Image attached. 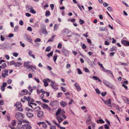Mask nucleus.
Returning <instances> with one entry per match:
<instances>
[{
  "mask_svg": "<svg viewBox=\"0 0 129 129\" xmlns=\"http://www.w3.org/2000/svg\"><path fill=\"white\" fill-rule=\"evenodd\" d=\"M53 52L52 51L50 52L48 54H47V56L48 57H50L51 56H52L53 55Z\"/></svg>",
  "mask_w": 129,
  "mask_h": 129,
  "instance_id": "c9c22d12",
  "label": "nucleus"
},
{
  "mask_svg": "<svg viewBox=\"0 0 129 129\" xmlns=\"http://www.w3.org/2000/svg\"><path fill=\"white\" fill-rule=\"evenodd\" d=\"M32 52L30 50H29L28 52V54L31 57H33L34 59H35V56L34 55L32 54Z\"/></svg>",
  "mask_w": 129,
  "mask_h": 129,
  "instance_id": "4be33fe9",
  "label": "nucleus"
},
{
  "mask_svg": "<svg viewBox=\"0 0 129 129\" xmlns=\"http://www.w3.org/2000/svg\"><path fill=\"white\" fill-rule=\"evenodd\" d=\"M74 86H75L77 88V89L78 90H80L81 89V88L80 87V86L78 85H77L76 84V83H75L74 84Z\"/></svg>",
  "mask_w": 129,
  "mask_h": 129,
  "instance_id": "b1692460",
  "label": "nucleus"
},
{
  "mask_svg": "<svg viewBox=\"0 0 129 129\" xmlns=\"http://www.w3.org/2000/svg\"><path fill=\"white\" fill-rule=\"evenodd\" d=\"M15 105L16 106L19 110L22 111L23 110V109L21 108L22 105L21 104L20 102L17 103L15 105Z\"/></svg>",
  "mask_w": 129,
  "mask_h": 129,
  "instance_id": "20e7f679",
  "label": "nucleus"
},
{
  "mask_svg": "<svg viewBox=\"0 0 129 129\" xmlns=\"http://www.w3.org/2000/svg\"><path fill=\"white\" fill-rule=\"evenodd\" d=\"M19 29V27L18 26H16L14 28V31H17Z\"/></svg>",
  "mask_w": 129,
  "mask_h": 129,
  "instance_id": "49530a36",
  "label": "nucleus"
},
{
  "mask_svg": "<svg viewBox=\"0 0 129 129\" xmlns=\"http://www.w3.org/2000/svg\"><path fill=\"white\" fill-rule=\"evenodd\" d=\"M102 100L106 105H107L109 107L111 108H112V106L111 104V99H109L108 100H105L103 99Z\"/></svg>",
  "mask_w": 129,
  "mask_h": 129,
  "instance_id": "f03ea898",
  "label": "nucleus"
},
{
  "mask_svg": "<svg viewBox=\"0 0 129 129\" xmlns=\"http://www.w3.org/2000/svg\"><path fill=\"white\" fill-rule=\"evenodd\" d=\"M51 49V47L50 46H49L47 47L46 48L45 51L46 52H49L50 50Z\"/></svg>",
  "mask_w": 129,
  "mask_h": 129,
  "instance_id": "f704fd0d",
  "label": "nucleus"
},
{
  "mask_svg": "<svg viewBox=\"0 0 129 129\" xmlns=\"http://www.w3.org/2000/svg\"><path fill=\"white\" fill-rule=\"evenodd\" d=\"M43 80L45 86L46 87L48 85V84L47 82H46V81H45V79H43Z\"/></svg>",
  "mask_w": 129,
  "mask_h": 129,
  "instance_id": "c756f323",
  "label": "nucleus"
},
{
  "mask_svg": "<svg viewBox=\"0 0 129 129\" xmlns=\"http://www.w3.org/2000/svg\"><path fill=\"white\" fill-rule=\"evenodd\" d=\"M126 103L128 104H129V99L128 98L126 97L125 98V100Z\"/></svg>",
  "mask_w": 129,
  "mask_h": 129,
  "instance_id": "e433bc0d",
  "label": "nucleus"
},
{
  "mask_svg": "<svg viewBox=\"0 0 129 129\" xmlns=\"http://www.w3.org/2000/svg\"><path fill=\"white\" fill-rule=\"evenodd\" d=\"M107 9L110 11H113V9L110 7H108Z\"/></svg>",
  "mask_w": 129,
  "mask_h": 129,
  "instance_id": "a18cd8bd",
  "label": "nucleus"
},
{
  "mask_svg": "<svg viewBox=\"0 0 129 129\" xmlns=\"http://www.w3.org/2000/svg\"><path fill=\"white\" fill-rule=\"evenodd\" d=\"M121 42L125 46H129V41L126 40H122Z\"/></svg>",
  "mask_w": 129,
  "mask_h": 129,
  "instance_id": "9d476101",
  "label": "nucleus"
},
{
  "mask_svg": "<svg viewBox=\"0 0 129 129\" xmlns=\"http://www.w3.org/2000/svg\"><path fill=\"white\" fill-rule=\"evenodd\" d=\"M42 100L43 102L46 103H48L49 102V101L48 100H46L43 98H42Z\"/></svg>",
  "mask_w": 129,
  "mask_h": 129,
  "instance_id": "8fccbe9b",
  "label": "nucleus"
},
{
  "mask_svg": "<svg viewBox=\"0 0 129 129\" xmlns=\"http://www.w3.org/2000/svg\"><path fill=\"white\" fill-rule=\"evenodd\" d=\"M42 31L43 33L45 34H47L48 33L45 28H42Z\"/></svg>",
  "mask_w": 129,
  "mask_h": 129,
  "instance_id": "393cba45",
  "label": "nucleus"
},
{
  "mask_svg": "<svg viewBox=\"0 0 129 129\" xmlns=\"http://www.w3.org/2000/svg\"><path fill=\"white\" fill-rule=\"evenodd\" d=\"M104 122V121L102 119H100L97 121V122L98 123H103Z\"/></svg>",
  "mask_w": 129,
  "mask_h": 129,
  "instance_id": "bb28decb",
  "label": "nucleus"
},
{
  "mask_svg": "<svg viewBox=\"0 0 129 129\" xmlns=\"http://www.w3.org/2000/svg\"><path fill=\"white\" fill-rule=\"evenodd\" d=\"M24 67H26L27 69L30 68L32 69V68H34L35 69H36V67L34 65L32 66L29 64H24Z\"/></svg>",
  "mask_w": 129,
  "mask_h": 129,
  "instance_id": "39448f33",
  "label": "nucleus"
},
{
  "mask_svg": "<svg viewBox=\"0 0 129 129\" xmlns=\"http://www.w3.org/2000/svg\"><path fill=\"white\" fill-rule=\"evenodd\" d=\"M27 116L31 118L33 117L34 115L33 113H31L29 111L26 113Z\"/></svg>",
  "mask_w": 129,
  "mask_h": 129,
  "instance_id": "4468645a",
  "label": "nucleus"
},
{
  "mask_svg": "<svg viewBox=\"0 0 129 129\" xmlns=\"http://www.w3.org/2000/svg\"><path fill=\"white\" fill-rule=\"evenodd\" d=\"M105 128L106 129H109V126L107 124H106L105 125Z\"/></svg>",
  "mask_w": 129,
  "mask_h": 129,
  "instance_id": "69168bd1",
  "label": "nucleus"
},
{
  "mask_svg": "<svg viewBox=\"0 0 129 129\" xmlns=\"http://www.w3.org/2000/svg\"><path fill=\"white\" fill-rule=\"evenodd\" d=\"M41 109L40 107L39 106L35 108L34 109V111L36 112H38L40 111V110Z\"/></svg>",
  "mask_w": 129,
  "mask_h": 129,
  "instance_id": "f3484780",
  "label": "nucleus"
},
{
  "mask_svg": "<svg viewBox=\"0 0 129 129\" xmlns=\"http://www.w3.org/2000/svg\"><path fill=\"white\" fill-rule=\"evenodd\" d=\"M61 52L65 56H68L69 53L67 50L63 49L62 50Z\"/></svg>",
  "mask_w": 129,
  "mask_h": 129,
  "instance_id": "1a4fd4ad",
  "label": "nucleus"
},
{
  "mask_svg": "<svg viewBox=\"0 0 129 129\" xmlns=\"http://www.w3.org/2000/svg\"><path fill=\"white\" fill-rule=\"evenodd\" d=\"M71 67V65L70 64H68L66 66V68L67 69Z\"/></svg>",
  "mask_w": 129,
  "mask_h": 129,
  "instance_id": "e2e57ef3",
  "label": "nucleus"
},
{
  "mask_svg": "<svg viewBox=\"0 0 129 129\" xmlns=\"http://www.w3.org/2000/svg\"><path fill=\"white\" fill-rule=\"evenodd\" d=\"M7 84L6 82L3 83V85L2 86L5 87L7 85Z\"/></svg>",
  "mask_w": 129,
  "mask_h": 129,
  "instance_id": "0e129e2a",
  "label": "nucleus"
},
{
  "mask_svg": "<svg viewBox=\"0 0 129 129\" xmlns=\"http://www.w3.org/2000/svg\"><path fill=\"white\" fill-rule=\"evenodd\" d=\"M56 118L58 120L59 123L63 120L62 118L60 117H56Z\"/></svg>",
  "mask_w": 129,
  "mask_h": 129,
  "instance_id": "a211bd4d",
  "label": "nucleus"
},
{
  "mask_svg": "<svg viewBox=\"0 0 129 129\" xmlns=\"http://www.w3.org/2000/svg\"><path fill=\"white\" fill-rule=\"evenodd\" d=\"M38 124L39 125L42 124L43 126V127L44 128H45L47 126V125L46 124L45 122H40L39 123H38Z\"/></svg>",
  "mask_w": 129,
  "mask_h": 129,
  "instance_id": "ddd939ff",
  "label": "nucleus"
},
{
  "mask_svg": "<svg viewBox=\"0 0 129 129\" xmlns=\"http://www.w3.org/2000/svg\"><path fill=\"white\" fill-rule=\"evenodd\" d=\"M22 122L23 123H29V122L28 121L26 120H22Z\"/></svg>",
  "mask_w": 129,
  "mask_h": 129,
  "instance_id": "3c124183",
  "label": "nucleus"
},
{
  "mask_svg": "<svg viewBox=\"0 0 129 129\" xmlns=\"http://www.w3.org/2000/svg\"><path fill=\"white\" fill-rule=\"evenodd\" d=\"M27 30L30 31H31L32 30V29L30 27H29L27 28Z\"/></svg>",
  "mask_w": 129,
  "mask_h": 129,
  "instance_id": "13d9d810",
  "label": "nucleus"
},
{
  "mask_svg": "<svg viewBox=\"0 0 129 129\" xmlns=\"http://www.w3.org/2000/svg\"><path fill=\"white\" fill-rule=\"evenodd\" d=\"M107 30V29L105 27H101L99 28V30L100 31H106Z\"/></svg>",
  "mask_w": 129,
  "mask_h": 129,
  "instance_id": "a878e982",
  "label": "nucleus"
},
{
  "mask_svg": "<svg viewBox=\"0 0 129 129\" xmlns=\"http://www.w3.org/2000/svg\"><path fill=\"white\" fill-rule=\"evenodd\" d=\"M95 90L96 91V92L98 94H99L100 93V92L99 91V90L98 89H96Z\"/></svg>",
  "mask_w": 129,
  "mask_h": 129,
  "instance_id": "864d4df0",
  "label": "nucleus"
},
{
  "mask_svg": "<svg viewBox=\"0 0 129 129\" xmlns=\"http://www.w3.org/2000/svg\"><path fill=\"white\" fill-rule=\"evenodd\" d=\"M42 107L44 109H47L49 111H51V109L50 107L46 104H43V105Z\"/></svg>",
  "mask_w": 129,
  "mask_h": 129,
  "instance_id": "f8f14e48",
  "label": "nucleus"
},
{
  "mask_svg": "<svg viewBox=\"0 0 129 129\" xmlns=\"http://www.w3.org/2000/svg\"><path fill=\"white\" fill-rule=\"evenodd\" d=\"M54 37V36H52L50 39H49L48 40V42H49L50 41H53Z\"/></svg>",
  "mask_w": 129,
  "mask_h": 129,
  "instance_id": "72a5a7b5",
  "label": "nucleus"
},
{
  "mask_svg": "<svg viewBox=\"0 0 129 129\" xmlns=\"http://www.w3.org/2000/svg\"><path fill=\"white\" fill-rule=\"evenodd\" d=\"M22 64L21 62H17L15 63V66L16 67H19L21 66Z\"/></svg>",
  "mask_w": 129,
  "mask_h": 129,
  "instance_id": "aec40b11",
  "label": "nucleus"
},
{
  "mask_svg": "<svg viewBox=\"0 0 129 129\" xmlns=\"http://www.w3.org/2000/svg\"><path fill=\"white\" fill-rule=\"evenodd\" d=\"M27 41L30 42H32V39L30 37H27Z\"/></svg>",
  "mask_w": 129,
  "mask_h": 129,
  "instance_id": "37998d69",
  "label": "nucleus"
},
{
  "mask_svg": "<svg viewBox=\"0 0 129 129\" xmlns=\"http://www.w3.org/2000/svg\"><path fill=\"white\" fill-rule=\"evenodd\" d=\"M57 58V56L56 55H54L53 57V60L55 62Z\"/></svg>",
  "mask_w": 129,
  "mask_h": 129,
  "instance_id": "79ce46f5",
  "label": "nucleus"
},
{
  "mask_svg": "<svg viewBox=\"0 0 129 129\" xmlns=\"http://www.w3.org/2000/svg\"><path fill=\"white\" fill-rule=\"evenodd\" d=\"M15 63L16 62L14 60L10 62V65H14V66H15Z\"/></svg>",
  "mask_w": 129,
  "mask_h": 129,
  "instance_id": "ea45409f",
  "label": "nucleus"
},
{
  "mask_svg": "<svg viewBox=\"0 0 129 129\" xmlns=\"http://www.w3.org/2000/svg\"><path fill=\"white\" fill-rule=\"evenodd\" d=\"M51 83H52L51 85L52 87L54 89L56 90L57 89L58 85L55 83V82L54 81H51Z\"/></svg>",
  "mask_w": 129,
  "mask_h": 129,
  "instance_id": "423d86ee",
  "label": "nucleus"
},
{
  "mask_svg": "<svg viewBox=\"0 0 129 129\" xmlns=\"http://www.w3.org/2000/svg\"><path fill=\"white\" fill-rule=\"evenodd\" d=\"M61 112V109H58L55 115L56 116H58V115L59 114H60Z\"/></svg>",
  "mask_w": 129,
  "mask_h": 129,
  "instance_id": "7c9ffc66",
  "label": "nucleus"
},
{
  "mask_svg": "<svg viewBox=\"0 0 129 129\" xmlns=\"http://www.w3.org/2000/svg\"><path fill=\"white\" fill-rule=\"evenodd\" d=\"M34 79L38 83H40V81L38 79L36 78H35Z\"/></svg>",
  "mask_w": 129,
  "mask_h": 129,
  "instance_id": "4d7b16f0",
  "label": "nucleus"
},
{
  "mask_svg": "<svg viewBox=\"0 0 129 129\" xmlns=\"http://www.w3.org/2000/svg\"><path fill=\"white\" fill-rule=\"evenodd\" d=\"M60 104L61 106L62 107H64L67 105V103L66 102L63 101H61L60 102Z\"/></svg>",
  "mask_w": 129,
  "mask_h": 129,
  "instance_id": "dca6fc26",
  "label": "nucleus"
},
{
  "mask_svg": "<svg viewBox=\"0 0 129 129\" xmlns=\"http://www.w3.org/2000/svg\"><path fill=\"white\" fill-rule=\"evenodd\" d=\"M37 116L40 118H42L44 116L43 112L42 111H39L37 113Z\"/></svg>",
  "mask_w": 129,
  "mask_h": 129,
  "instance_id": "6e6552de",
  "label": "nucleus"
},
{
  "mask_svg": "<svg viewBox=\"0 0 129 129\" xmlns=\"http://www.w3.org/2000/svg\"><path fill=\"white\" fill-rule=\"evenodd\" d=\"M79 22L81 24H83V23H84V20H82L81 19H79Z\"/></svg>",
  "mask_w": 129,
  "mask_h": 129,
  "instance_id": "09e8293b",
  "label": "nucleus"
},
{
  "mask_svg": "<svg viewBox=\"0 0 129 129\" xmlns=\"http://www.w3.org/2000/svg\"><path fill=\"white\" fill-rule=\"evenodd\" d=\"M57 102L56 101L51 102L50 103L51 106H55L56 105Z\"/></svg>",
  "mask_w": 129,
  "mask_h": 129,
  "instance_id": "6ab92c4d",
  "label": "nucleus"
},
{
  "mask_svg": "<svg viewBox=\"0 0 129 129\" xmlns=\"http://www.w3.org/2000/svg\"><path fill=\"white\" fill-rule=\"evenodd\" d=\"M8 70L5 69L2 71V76L3 78H5L6 76L8 75Z\"/></svg>",
  "mask_w": 129,
  "mask_h": 129,
  "instance_id": "7ed1b4c3",
  "label": "nucleus"
},
{
  "mask_svg": "<svg viewBox=\"0 0 129 129\" xmlns=\"http://www.w3.org/2000/svg\"><path fill=\"white\" fill-rule=\"evenodd\" d=\"M30 11L31 12L34 14H35L36 13V11L33 9L31 10Z\"/></svg>",
  "mask_w": 129,
  "mask_h": 129,
  "instance_id": "de8ad7c7",
  "label": "nucleus"
},
{
  "mask_svg": "<svg viewBox=\"0 0 129 129\" xmlns=\"http://www.w3.org/2000/svg\"><path fill=\"white\" fill-rule=\"evenodd\" d=\"M28 92V91L27 90H23L20 92V94L21 96L25 95Z\"/></svg>",
  "mask_w": 129,
  "mask_h": 129,
  "instance_id": "9b49d317",
  "label": "nucleus"
},
{
  "mask_svg": "<svg viewBox=\"0 0 129 129\" xmlns=\"http://www.w3.org/2000/svg\"><path fill=\"white\" fill-rule=\"evenodd\" d=\"M61 90L64 92H65L66 91V90L65 88L62 87H61Z\"/></svg>",
  "mask_w": 129,
  "mask_h": 129,
  "instance_id": "603ef678",
  "label": "nucleus"
},
{
  "mask_svg": "<svg viewBox=\"0 0 129 129\" xmlns=\"http://www.w3.org/2000/svg\"><path fill=\"white\" fill-rule=\"evenodd\" d=\"M16 121L15 120H13L11 122V124L13 126L16 125Z\"/></svg>",
  "mask_w": 129,
  "mask_h": 129,
  "instance_id": "4c0bfd02",
  "label": "nucleus"
},
{
  "mask_svg": "<svg viewBox=\"0 0 129 129\" xmlns=\"http://www.w3.org/2000/svg\"><path fill=\"white\" fill-rule=\"evenodd\" d=\"M50 6L51 8V9L52 10H53V9L54 5L53 4H51L50 5Z\"/></svg>",
  "mask_w": 129,
  "mask_h": 129,
  "instance_id": "052dcab7",
  "label": "nucleus"
},
{
  "mask_svg": "<svg viewBox=\"0 0 129 129\" xmlns=\"http://www.w3.org/2000/svg\"><path fill=\"white\" fill-rule=\"evenodd\" d=\"M91 116L90 115H89V120H87L86 121V123L88 124H90L91 122Z\"/></svg>",
  "mask_w": 129,
  "mask_h": 129,
  "instance_id": "5701e85b",
  "label": "nucleus"
},
{
  "mask_svg": "<svg viewBox=\"0 0 129 129\" xmlns=\"http://www.w3.org/2000/svg\"><path fill=\"white\" fill-rule=\"evenodd\" d=\"M77 70L78 71V74H82V72L79 69H77Z\"/></svg>",
  "mask_w": 129,
  "mask_h": 129,
  "instance_id": "58836bf2",
  "label": "nucleus"
},
{
  "mask_svg": "<svg viewBox=\"0 0 129 129\" xmlns=\"http://www.w3.org/2000/svg\"><path fill=\"white\" fill-rule=\"evenodd\" d=\"M26 9L27 10H31L33 9V7L30 6H28L26 7Z\"/></svg>",
  "mask_w": 129,
  "mask_h": 129,
  "instance_id": "2f4dec72",
  "label": "nucleus"
},
{
  "mask_svg": "<svg viewBox=\"0 0 129 129\" xmlns=\"http://www.w3.org/2000/svg\"><path fill=\"white\" fill-rule=\"evenodd\" d=\"M15 117L19 121L21 120H23L24 117L23 114L20 112L16 113L15 115Z\"/></svg>",
  "mask_w": 129,
  "mask_h": 129,
  "instance_id": "f257e3e1",
  "label": "nucleus"
},
{
  "mask_svg": "<svg viewBox=\"0 0 129 129\" xmlns=\"http://www.w3.org/2000/svg\"><path fill=\"white\" fill-rule=\"evenodd\" d=\"M28 89L30 92H32V91H33V89H32V87H30V86L28 88Z\"/></svg>",
  "mask_w": 129,
  "mask_h": 129,
  "instance_id": "680f3d73",
  "label": "nucleus"
},
{
  "mask_svg": "<svg viewBox=\"0 0 129 129\" xmlns=\"http://www.w3.org/2000/svg\"><path fill=\"white\" fill-rule=\"evenodd\" d=\"M22 127L23 129H31V126L28 124L23 125Z\"/></svg>",
  "mask_w": 129,
  "mask_h": 129,
  "instance_id": "0eeeda50",
  "label": "nucleus"
},
{
  "mask_svg": "<svg viewBox=\"0 0 129 129\" xmlns=\"http://www.w3.org/2000/svg\"><path fill=\"white\" fill-rule=\"evenodd\" d=\"M50 14V13L49 11H46V12L45 15L46 16L48 17L49 16Z\"/></svg>",
  "mask_w": 129,
  "mask_h": 129,
  "instance_id": "473e14b6",
  "label": "nucleus"
},
{
  "mask_svg": "<svg viewBox=\"0 0 129 129\" xmlns=\"http://www.w3.org/2000/svg\"><path fill=\"white\" fill-rule=\"evenodd\" d=\"M58 28V27L57 26V24H55L54 27V30H56Z\"/></svg>",
  "mask_w": 129,
  "mask_h": 129,
  "instance_id": "a19ab883",
  "label": "nucleus"
},
{
  "mask_svg": "<svg viewBox=\"0 0 129 129\" xmlns=\"http://www.w3.org/2000/svg\"><path fill=\"white\" fill-rule=\"evenodd\" d=\"M50 129H56V128L54 126L52 125L50 126Z\"/></svg>",
  "mask_w": 129,
  "mask_h": 129,
  "instance_id": "5fc2aeb1",
  "label": "nucleus"
},
{
  "mask_svg": "<svg viewBox=\"0 0 129 129\" xmlns=\"http://www.w3.org/2000/svg\"><path fill=\"white\" fill-rule=\"evenodd\" d=\"M107 93L106 92H102L101 93V94L103 96H104Z\"/></svg>",
  "mask_w": 129,
  "mask_h": 129,
  "instance_id": "6e6d98bb",
  "label": "nucleus"
},
{
  "mask_svg": "<svg viewBox=\"0 0 129 129\" xmlns=\"http://www.w3.org/2000/svg\"><path fill=\"white\" fill-rule=\"evenodd\" d=\"M28 104H31V103H32L33 102H34V99H33L32 98H31L30 96L28 97Z\"/></svg>",
  "mask_w": 129,
  "mask_h": 129,
  "instance_id": "2eb2a0df",
  "label": "nucleus"
},
{
  "mask_svg": "<svg viewBox=\"0 0 129 129\" xmlns=\"http://www.w3.org/2000/svg\"><path fill=\"white\" fill-rule=\"evenodd\" d=\"M0 66L1 67L2 69H4L7 67V65L6 63H4L2 64V65Z\"/></svg>",
  "mask_w": 129,
  "mask_h": 129,
  "instance_id": "c85d7f7f",
  "label": "nucleus"
},
{
  "mask_svg": "<svg viewBox=\"0 0 129 129\" xmlns=\"http://www.w3.org/2000/svg\"><path fill=\"white\" fill-rule=\"evenodd\" d=\"M116 46H114L112 48H111L109 50V51H113L116 50Z\"/></svg>",
  "mask_w": 129,
  "mask_h": 129,
  "instance_id": "cd10ccee",
  "label": "nucleus"
},
{
  "mask_svg": "<svg viewBox=\"0 0 129 129\" xmlns=\"http://www.w3.org/2000/svg\"><path fill=\"white\" fill-rule=\"evenodd\" d=\"M103 83L104 84H105L106 86H107L108 87H110V85H109V84H110L108 82H107V81L106 80H104L103 81Z\"/></svg>",
  "mask_w": 129,
  "mask_h": 129,
  "instance_id": "412c9836",
  "label": "nucleus"
},
{
  "mask_svg": "<svg viewBox=\"0 0 129 129\" xmlns=\"http://www.w3.org/2000/svg\"><path fill=\"white\" fill-rule=\"evenodd\" d=\"M41 41V40L39 38H38L36 39L35 40L34 42H40Z\"/></svg>",
  "mask_w": 129,
  "mask_h": 129,
  "instance_id": "c03bdc74",
  "label": "nucleus"
},
{
  "mask_svg": "<svg viewBox=\"0 0 129 129\" xmlns=\"http://www.w3.org/2000/svg\"><path fill=\"white\" fill-rule=\"evenodd\" d=\"M62 47V45L61 44L59 43L57 46V48H61Z\"/></svg>",
  "mask_w": 129,
  "mask_h": 129,
  "instance_id": "bf43d9fd",
  "label": "nucleus"
},
{
  "mask_svg": "<svg viewBox=\"0 0 129 129\" xmlns=\"http://www.w3.org/2000/svg\"><path fill=\"white\" fill-rule=\"evenodd\" d=\"M103 5L105 7H106L108 6V4L107 3L105 2L103 3Z\"/></svg>",
  "mask_w": 129,
  "mask_h": 129,
  "instance_id": "774afa93",
  "label": "nucleus"
},
{
  "mask_svg": "<svg viewBox=\"0 0 129 129\" xmlns=\"http://www.w3.org/2000/svg\"><path fill=\"white\" fill-rule=\"evenodd\" d=\"M19 24L21 25H23V21L22 20H20L19 21Z\"/></svg>",
  "mask_w": 129,
  "mask_h": 129,
  "instance_id": "338daca9",
  "label": "nucleus"
}]
</instances>
